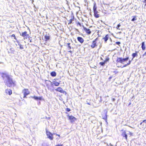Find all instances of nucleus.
<instances>
[{"mask_svg":"<svg viewBox=\"0 0 146 146\" xmlns=\"http://www.w3.org/2000/svg\"><path fill=\"white\" fill-rule=\"evenodd\" d=\"M1 76L3 79H5V78H6L7 80H8L9 78H10V77L9 75L6 73H2Z\"/></svg>","mask_w":146,"mask_h":146,"instance_id":"obj_16","label":"nucleus"},{"mask_svg":"<svg viewBox=\"0 0 146 146\" xmlns=\"http://www.w3.org/2000/svg\"><path fill=\"white\" fill-rule=\"evenodd\" d=\"M109 60V58L108 56H106L105 60L103 62H100L99 64L101 66H103L106 62H108Z\"/></svg>","mask_w":146,"mask_h":146,"instance_id":"obj_14","label":"nucleus"},{"mask_svg":"<svg viewBox=\"0 0 146 146\" xmlns=\"http://www.w3.org/2000/svg\"><path fill=\"white\" fill-rule=\"evenodd\" d=\"M87 104H88L90 105V104H89V103H87Z\"/></svg>","mask_w":146,"mask_h":146,"instance_id":"obj_45","label":"nucleus"},{"mask_svg":"<svg viewBox=\"0 0 146 146\" xmlns=\"http://www.w3.org/2000/svg\"><path fill=\"white\" fill-rule=\"evenodd\" d=\"M50 75L52 76L55 77L56 75V73L55 71H52L50 73Z\"/></svg>","mask_w":146,"mask_h":146,"instance_id":"obj_22","label":"nucleus"},{"mask_svg":"<svg viewBox=\"0 0 146 146\" xmlns=\"http://www.w3.org/2000/svg\"><path fill=\"white\" fill-rule=\"evenodd\" d=\"M46 133L48 138H49L50 140H52L53 139V134L50 131H49L47 129H46Z\"/></svg>","mask_w":146,"mask_h":146,"instance_id":"obj_8","label":"nucleus"},{"mask_svg":"<svg viewBox=\"0 0 146 146\" xmlns=\"http://www.w3.org/2000/svg\"><path fill=\"white\" fill-rule=\"evenodd\" d=\"M133 18L131 19V21H134L137 20V19L136 18L137 17L136 16H135L133 17Z\"/></svg>","mask_w":146,"mask_h":146,"instance_id":"obj_28","label":"nucleus"},{"mask_svg":"<svg viewBox=\"0 0 146 146\" xmlns=\"http://www.w3.org/2000/svg\"><path fill=\"white\" fill-rule=\"evenodd\" d=\"M67 116L68 118V120H70V122L71 123H73L77 120V119L72 115H70L68 114L67 115Z\"/></svg>","mask_w":146,"mask_h":146,"instance_id":"obj_7","label":"nucleus"},{"mask_svg":"<svg viewBox=\"0 0 146 146\" xmlns=\"http://www.w3.org/2000/svg\"><path fill=\"white\" fill-rule=\"evenodd\" d=\"M98 40H99V38L97 37L92 41L90 45V47L92 48H94L97 47L98 46L97 41Z\"/></svg>","mask_w":146,"mask_h":146,"instance_id":"obj_6","label":"nucleus"},{"mask_svg":"<svg viewBox=\"0 0 146 146\" xmlns=\"http://www.w3.org/2000/svg\"><path fill=\"white\" fill-rule=\"evenodd\" d=\"M5 93L7 94H8L9 95H10L12 93V91L11 89H6L5 90Z\"/></svg>","mask_w":146,"mask_h":146,"instance_id":"obj_18","label":"nucleus"},{"mask_svg":"<svg viewBox=\"0 0 146 146\" xmlns=\"http://www.w3.org/2000/svg\"><path fill=\"white\" fill-rule=\"evenodd\" d=\"M66 110L68 112H69L70 111V109L69 108H66Z\"/></svg>","mask_w":146,"mask_h":146,"instance_id":"obj_32","label":"nucleus"},{"mask_svg":"<svg viewBox=\"0 0 146 146\" xmlns=\"http://www.w3.org/2000/svg\"><path fill=\"white\" fill-rule=\"evenodd\" d=\"M112 78V77H110V78H109V79H110L111 78Z\"/></svg>","mask_w":146,"mask_h":146,"instance_id":"obj_41","label":"nucleus"},{"mask_svg":"<svg viewBox=\"0 0 146 146\" xmlns=\"http://www.w3.org/2000/svg\"><path fill=\"white\" fill-rule=\"evenodd\" d=\"M120 43H121L119 42H115L116 44L118 45H119L120 44Z\"/></svg>","mask_w":146,"mask_h":146,"instance_id":"obj_34","label":"nucleus"},{"mask_svg":"<svg viewBox=\"0 0 146 146\" xmlns=\"http://www.w3.org/2000/svg\"><path fill=\"white\" fill-rule=\"evenodd\" d=\"M17 42L18 43V44L20 48L21 49H23L24 48L23 45L19 43V42L18 40H17Z\"/></svg>","mask_w":146,"mask_h":146,"instance_id":"obj_21","label":"nucleus"},{"mask_svg":"<svg viewBox=\"0 0 146 146\" xmlns=\"http://www.w3.org/2000/svg\"><path fill=\"white\" fill-rule=\"evenodd\" d=\"M33 98L35 100H43L42 96L37 97L36 96H34Z\"/></svg>","mask_w":146,"mask_h":146,"instance_id":"obj_19","label":"nucleus"},{"mask_svg":"<svg viewBox=\"0 0 146 146\" xmlns=\"http://www.w3.org/2000/svg\"><path fill=\"white\" fill-rule=\"evenodd\" d=\"M55 90L57 92H59L62 93L64 94H67L66 92L63 90L62 88L60 87L57 88L55 89Z\"/></svg>","mask_w":146,"mask_h":146,"instance_id":"obj_11","label":"nucleus"},{"mask_svg":"<svg viewBox=\"0 0 146 146\" xmlns=\"http://www.w3.org/2000/svg\"><path fill=\"white\" fill-rule=\"evenodd\" d=\"M7 85L9 87L15 86H16L15 81H13L12 79L10 77L7 80Z\"/></svg>","mask_w":146,"mask_h":146,"instance_id":"obj_2","label":"nucleus"},{"mask_svg":"<svg viewBox=\"0 0 146 146\" xmlns=\"http://www.w3.org/2000/svg\"><path fill=\"white\" fill-rule=\"evenodd\" d=\"M20 33V35L23 37L24 40L30 37L29 34L26 31H24Z\"/></svg>","mask_w":146,"mask_h":146,"instance_id":"obj_5","label":"nucleus"},{"mask_svg":"<svg viewBox=\"0 0 146 146\" xmlns=\"http://www.w3.org/2000/svg\"><path fill=\"white\" fill-rule=\"evenodd\" d=\"M93 10L94 13V16L96 18H98L100 17V15L98 14V12L97 10L96 4L94 3L93 5Z\"/></svg>","mask_w":146,"mask_h":146,"instance_id":"obj_4","label":"nucleus"},{"mask_svg":"<svg viewBox=\"0 0 146 146\" xmlns=\"http://www.w3.org/2000/svg\"><path fill=\"white\" fill-rule=\"evenodd\" d=\"M11 36L14 37V39L17 40V39L15 34H13L11 35Z\"/></svg>","mask_w":146,"mask_h":146,"instance_id":"obj_30","label":"nucleus"},{"mask_svg":"<svg viewBox=\"0 0 146 146\" xmlns=\"http://www.w3.org/2000/svg\"><path fill=\"white\" fill-rule=\"evenodd\" d=\"M121 131H122V132L121 134V136L123 138H125L126 140H127V134L126 133L125 131L122 130Z\"/></svg>","mask_w":146,"mask_h":146,"instance_id":"obj_15","label":"nucleus"},{"mask_svg":"<svg viewBox=\"0 0 146 146\" xmlns=\"http://www.w3.org/2000/svg\"><path fill=\"white\" fill-rule=\"evenodd\" d=\"M76 24L77 26L78 27V26H80V27H81V26H82L81 23L78 21H76Z\"/></svg>","mask_w":146,"mask_h":146,"instance_id":"obj_26","label":"nucleus"},{"mask_svg":"<svg viewBox=\"0 0 146 146\" xmlns=\"http://www.w3.org/2000/svg\"><path fill=\"white\" fill-rule=\"evenodd\" d=\"M30 42H32L31 40H30Z\"/></svg>","mask_w":146,"mask_h":146,"instance_id":"obj_44","label":"nucleus"},{"mask_svg":"<svg viewBox=\"0 0 146 146\" xmlns=\"http://www.w3.org/2000/svg\"><path fill=\"white\" fill-rule=\"evenodd\" d=\"M146 54V51L143 54V56H145Z\"/></svg>","mask_w":146,"mask_h":146,"instance_id":"obj_36","label":"nucleus"},{"mask_svg":"<svg viewBox=\"0 0 146 146\" xmlns=\"http://www.w3.org/2000/svg\"><path fill=\"white\" fill-rule=\"evenodd\" d=\"M101 59L102 60H103V59L102 58H101Z\"/></svg>","mask_w":146,"mask_h":146,"instance_id":"obj_40","label":"nucleus"},{"mask_svg":"<svg viewBox=\"0 0 146 146\" xmlns=\"http://www.w3.org/2000/svg\"><path fill=\"white\" fill-rule=\"evenodd\" d=\"M138 51H136L135 53H133L132 54V58L131 59V60H129L128 63L126 64H125L123 67H125L129 65L131 63V61L135 57H137L138 56Z\"/></svg>","mask_w":146,"mask_h":146,"instance_id":"obj_3","label":"nucleus"},{"mask_svg":"<svg viewBox=\"0 0 146 146\" xmlns=\"http://www.w3.org/2000/svg\"><path fill=\"white\" fill-rule=\"evenodd\" d=\"M68 52H70L71 53H72V51L71 50H69L68 51Z\"/></svg>","mask_w":146,"mask_h":146,"instance_id":"obj_38","label":"nucleus"},{"mask_svg":"<svg viewBox=\"0 0 146 146\" xmlns=\"http://www.w3.org/2000/svg\"><path fill=\"white\" fill-rule=\"evenodd\" d=\"M120 26L121 25L120 24V23H119L117 25L116 27V28L120 30V29L119 28V27H120Z\"/></svg>","mask_w":146,"mask_h":146,"instance_id":"obj_29","label":"nucleus"},{"mask_svg":"<svg viewBox=\"0 0 146 146\" xmlns=\"http://www.w3.org/2000/svg\"><path fill=\"white\" fill-rule=\"evenodd\" d=\"M23 97L24 98H26L27 96L29 95L30 94V92L29 90L28 89L25 88L23 90Z\"/></svg>","mask_w":146,"mask_h":146,"instance_id":"obj_9","label":"nucleus"},{"mask_svg":"<svg viewBox=\"0 0 146 146\" xmlns=\"http://www.w3.org/2000/svg\"><path fill=\"white\" fill-rule=\"evenodd\" d=\"M129 134L130 136H132L133 135V133L130 131H129Z\"/></svg>","mask_w":146,"mask_h":146,"instance_id":"obj_33","label":"nucleus"},{"mask_svg":"<svg viewBox=\"0 0 146 146\" xmlns=\"http://www.w3.org/2000/svg\"><path fill=\"white\" fill-rule=\"evenodd\" d=\"M53 84H54V85L56 86H58L60 84L59 82H58L56 81H54L53 82Z\"/></svg>","mask_w":146,"mask_h":146,"instance_id":"obj_24","label":"nucleus"},{"mask_svg":"<svg viewBox=\"0 0 146 146\" xmlns=\"http://www.w3.org/2000/svg\"><path fill=\"white\" fill-rule=\"evenodd\" d=\"M67 45L68 48V49L69 50L71 49V47L70 46V43H67Z\"/></svg>","mask_w":146,"mask_h":146,"instance_id":"obj_27","label":"nucleus"},{"mask_svg":"<svg viewBox=\"0 0 146 146\" xmlns=\"http://www.w3.org/2000/svg\"><path fill=\"white\" fill-rule=\"evenodd\" d=\"M53 134H55L56 135L58 136L59 137H60V135H59V134H56V133H53Z\"/></svg>","mask_w":146,"mask_h":146,"instance_id":"obj_37","label":"nucleus"},{"mask_svg":"<svg viewBox=\"0 0 146 146\" xmlns=\"http://www.w3.org/2000/svg\"><path fill=\"white\" fill-rule=\"evenodd\" d=\"M77 39L81 43H83L84 41L83 38L79 36H78L77 37Z\"/></svg>","mask_w":146,"mask_h":146,"instance_id":"obj_17","label":"nucleus"},{"mask_svg":"<svg viewBox=\"0 0 146 146\" xmlns=\"http://www.w3.org/2000/svg\"><path fill=\"white\" fill-rule=\"evenodd\" d=\"M112 100L113 101H114L115 100V99L114 98L112 99Z\"/></svg>","mask_w":146,"mask_h":146,"instance_id":"obj_39","label":"nucleus"},{"mask_svg":"<svg viewBox=\"0 0 146 146\" xmlns=\"http://www.w3.org/2000/svg\"><path fill=\"white\" fill-rule=\"evenodd\" d=\"M145 5L146 7V1H145Z\"/></svg>","mask_w":146,"mask_h":146,"instance_id":"obj_42","label":"nucleus"},{"mask_svg":"<svg viewBox=\"0 0 146 146\" xmlns=\"http://www.w3.org/2000/svg\"><path fill=\"white\" fill-rule=\"evenodd\" d=\"M55 146H63L62 144H57Z\"/></svg>","mask_w":146,"mask_h":146,"instance_id":"obj_35","label":"nucleus"},{"mask_svg":"<svg viewBox=\"0 0 146 146\" xmlns=\"http://www.w3.org/2000/svg\"><path fill=\"white\" fill-rule=\"evenodd\" d=\"M145 1H146V0H145Z\"/></svg>","mask_w":146,"mask_h":146,"instance_id":"obj_46","label":"nucleus"},{"mask_svg":"<svg viewBox=\"0 0 146 146\" xmlns=\"http://www.w3.org/2000/svg\"><path fill=\"white\" fill-rule=\"evenodd\" d=\"M107 111L106 110H105L104 112L102 114V118L104 119L106 121H107Z\"/></svg>","mask_w":146,"mask_h":146,"instance_id":"obj_13","label":"nucleus"},{"mask_svg":"<svg viewBox=\"0 0 146 146\" xmlns=\"http://www.w3.org/2000/svg\"><path fill=\"white\" fill-rule=\"evenodd\" d=\"M110 35L109 34H107L105 35V37L103 38L102 39L104 40V42L105 43H106L107 40L109 39H110V41H111V42L112 41V40L111 38L110 37Z\"/></svg>","mask_w":146,"mask_h":146,"instance_id":"obj_10","label":"nucleus"},{"mask_svg":"<svg viewBox=\"0 0 146 146\" xmlns=\"http://www.w3.org/2000/svg\"><path fill=\"white\" fill-rule=\"evenodd\" d=\"M13 52H14V51L13 50L12 51H11V53H13Z\"/></svg>","mask_w":146,"mask_h":146,"instance_id":"obj_43","label":"nucleus"},{"mask_svg":"<svg viewBox=\"0 0 146 146\" xmlns=\"http://www.w3.org/2000/svg\"><path fill=\"white\" fill-rule=\"evenodd\" d=\"M143 122H144L145 123H146V119H145V120H143L142 122H141L140 123V125H141L142 124V123Z\"/></svg>","mask_w":146,"mask_h":146,"instance_id":"obj_31","label":"nucleus"},{"mask_svg":"<svg viewBox=\"0 0 146 146\" xmlns=\"http://www.w3.org/2000/svg\"><path fill=\"white\" fill-rule=\"evenodd\" d=\"M142 50H145V42H143L141 43V46Z\"/></svg>","mask_w":146,"mask_h":146,"instance_id":"obj_20","label":"nucleus"},{"mask_svg":"<svg viewBox=\"0 0 146 146\" xmlns=\"http://www.w3.org/2000/svg\"><path fill=\"white\" fill-rule=\"evenodd\" d=\"M129 59V57H127L125 58H124L122 57H118L116 60L117 64L120 63L121 64H124V62L127 61Z\"/></svg>","mask_w":146,"mask_h":146,"instance_id":"obj_1","label":"nucleus"},{"mask_svg":"<svg viewBox=\"0 0 146 146\" xmlns=\"http://www.w3.org/2000/svg\"><path fill=\"white\" fill-rule=\"evenodd\" d=\"M45 40L46 41L49 40L50 39V36L47 35H45L44 36Z\"/></svg>","mask_w":146,"mask_h":146,"instance_id":"obj_25","label":"nucleus"},{"mask_svg":"<svg viewBox=\"0 0 146 146\" xmlns=\"http://www.w3.org/2000/svg\"><path fill=\"white\" fill-rule=\"evenodd\" d=\"M82 27L83 28L84 30L86 32V34L88 35H90L91 34L92 32L90 29L84 27L83 25L82 26Z\"/></svg>","mask_w":146,"mask_h":146,"instance_id":"obj_12","label":"nucleus"},{"mask_svg":"<svg viewBox=\"0 0 146 146\" xmlns=\"http://www.w3.org/2000/svg\"><path fill=\"white\" fill-rule=\"evenodd\" d=\"M74 17H72L71 19L69 21V22L68 23V24L70 25L72 23V21L74 20Z\"/></svg>","mask_w":146,"mask_h":146,"instance_id":"obj_23","label":"nucleus"}]
</instances>
